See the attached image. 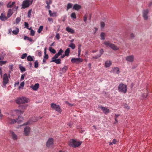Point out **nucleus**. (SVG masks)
Wrapping results in <instances>:
<instances>
[{"instance_id": "obj_1", "label": "nucleus", "mask_w": 152, "mask_h": 152, "mask_svg": "<svg viewBox=\"0 0 152 152\" xmlns=\"http://www.w3.org/2000/svg\"><path fill=\"white\" fill-rule=\"evenodd\" d=\"M13 118L8 117L7 121L10 124H14L16 122H17L19 124L22 122L23 118V117L21 116H18V118L16 119H13Z\"/></svg>"}, {"instance_id": "obj_2", "label": "nucleus", "mask_w": 152, "mask_h": 152, "mask_svg": "<svg viewBox=\"0 0 152 152\" xmlns=\"http://www.w3.org/2000/svg\"><path fill=\"white\" fill-rule=\"evenodd\" d=\"M82 143V142L77 141L74 139H71L69 142L70 146L72 147L76 148L80 146Z\"/></svg>"}, {"instance_id": "obj_3", "label": "nucleus", "mask_w": 152, "mask_h": 152, "mask_svg": "<svg viewBox=\"0 0 152 152\" xmlns=\"http://www.w3.org/2000/svg\"><path fill=\"white\" fill-rule=\"evenodd\" d=\"M118 90L119 92L125 94L127 91V86L121 83L118 86Z\"/></svg>"}, {"instance_id": "obj_4", "label": "nucleus", "mask_w": 152, "mask_h": 152, "mask_svg": "<svg viewBox=\"0 0 152 152\" xmlns=\"http://www.w3.org/2000/svg\"><path fill=\"white\" fill-rule=\"evenodd\" d=\"M28 101V99L23 96L17 98L16 100V103L18 104L27 103Z\"/></svg>"}, {"instance_id": "obj_5", "label": "nucleus", "mask_w": 152, "mask_h": 152, "mask_svg": "<svg viewBox=\"0 0 152 152\" xmlns=\"http://www.w3.org/2000/svg\"><path fill=\"white\" fill-rule=\"evenodd\" d=\"M23 111H21V110H14L12 111V114H11L8 117H10V118H14V116L16 115H21L23 113Z\"/></svg>"}, {"instance_id": "obj_6", "label": "nucleus", "mask_w": 152, "mask_h": 152, "mask_svg": "<svg viewBox=\"0 0 152 152\" xmlns=\"http://www.w3.org/2000/svg\"><path fill=\"white\" fill-rule=\"evenodd\" d=\"M1 77L2 78L3 80V84L4 86H5L7 84L9 81L8 77L7 76V74L6 73H4L3 75H2V76H1Z\"/></svg>"}, {"instance_id": "obj_7", "label": "nucleus", "mask_w": 152, "mask_h": 152, "mask_svg": "<svg viewBox=\"0 0 152 152\" xmlns=\"http://www.w3.org/2000/svg\"><path fill=\"white\" fill-rule=\"evenodd\" d=\"M83 61V59L80 58H72L71 60V62L73 64H78L82 62Z\"/></svg>"}, {"instance_id": "obj_8", "label": "nucleus", "mask_w": 152, "mask_h": 152, "mask_svg": "<svg viewBox=\"0 0 152 152\" xmlns=\"http://www.w3.org/2000/svg\"><path fill=\"white\" fill-rule=\"evenodd\" d=\"M30 1L29 0H25L23 2L22 4V8L25 9L28 7L30 4Z\"/></svg>"}, {"instance_id": "obj_9", "label": "nucleus", "mask_w": 152, "mask_h": 152, "mask_svg": "<svg viewBox=\"0 0 152 152\" xmlns=\"http://www.w3.org/2000/svg\"><path fill=\"white\" fill-rule=\"evenodd\" d=\"M51 107L52 109L55 110L56 111L59 112H61V109L59 105H57L56 104L52 103L51 104Z\"/></svg>"}, {"instance_id": "obj_10", "label": "nucleus", "mask_w": 152, "mask_h": 152, "mask_svg": "<svg viewBox=\"0 0 152 152\" xmlns=\"http://www.w3.org/2000/svg\"><path fill=\"white\" fill-rule=\"evenodd\" d=\"M103 44L106 47H109L110 48H116L114 44L111 43L109 41H105Z\"/></svg>"}, {"instance_id": "obj_11", "label": "nucleus", "mask_w": 152, "mask_h": 152, "mask_svg": "<svg viewBox=\"0 0 152 152\" xmlns=\"http://www.w3.org/2000/svg\"><path fill=\"white\" fill-rule=\"evenodd\" d=\"M30 128L29 127L26 126L25 127L24 130V134L25 136L28 135L30 131Z\"/></svg>"}, {"instance_id": "obj_12", "label": "nucleus", "mask_w": 152, "mask_h": 152, "mask_svg": "<svg viewBox=\"0 0 152 152\" xmlns=\"http://www.w3.org/2000/svg\"><path fill=\"white\" fill-rule=\"evenodd\" d=\"M53 138H50L47 142L46 145L48 147H50L53 145Z\"/></svg>"}, {"instance_id": "obj_13", "label": "nucleus", "mask_w": 152, "mask_h": 152, "mask_svg": "<svg viewBox=\"0 0 152 152\" xmlns=\"http://www.w3.org/2000/svg\"><path fill=\"white\" fill-rule=\"evenodd\" d=\"M39 87V85L38 83L35 84L34 85H31L30 87L32 89L35 91H37L38 90Z\"/></svg>"}, {"instance_id": "obj_14", "label": "nucleus", "mask_w": 152, "mask_h": 152, "mask_svg": "<svg viewBox=\"0 0 152 152\" xmlns=\"http://www.w3.org/2000/svg\"><path fill=\"white\" fill-rule=\"evenodd\" d=\"M8 18V17H6L4 13H2L0 16V19L2 21H5Z\"/></svg>"}, {"instance_id": "obj_15", "label": "nucleus", "mask_w": 152, "mask_h": 152, "mask_svg": "<svg viewBox=\"0 0 152 152\" xmlns=\"http://www.w3.org/2000/svg\"><path fill=\"white\" fill-rule=\"evenodd\" d=\"M148 11L147 10H144L143 12V16L145 20H147L148 18Z\"/></svg>"}, {"instance_id": "obj_16", "label": "nucleus", "mask_w": 152, "mask_h": 152, "mask_svg": "<svg viewBox=\"0 0 152 152\" xmlns=\"http://www.w3.org/2000/svg\"><path fill=\"white\" fill-rule=\"evenodd\" d=\"M7 61H3L2 60L0 61V66H2L3 65L6 64L7 63ZM2 71L1 68L0 67V75L2 77Z\"/></svg>"}, {"instance_id": "obj_17", "label": "nucleus", "mask_w": 152, "mask_h": 152, "mask_svg": "<svg viewBox=\"0 0 152 152\" xmlns=\"http://www.w3.org/2000/svg\"><path fill=\"white\" fill-rule=\"evenodd\" d=\"M126 60L129 62H132L134 60V56L132 55L127 56L126 58Z\"/></svg>"}, {"instance_id": "obj_18", "label": "nucleus", "mask_w": 152, "mask_h": 152, "mask_svg": "<svg viewBox=\"0 0 152 152\" xmlns=\"http://www.w3.org/2000/svg\"><path fill=\"white\" fill-rule=\"evenodd\" d=\"M81 8V6L80 5L78 4H74L73 6V9L78 11Z\"/></svg>"}, {"instance_id": "obj_19", "label": "nucleus", "mask_w": 152, "mask_h": 152, "mask_svg": "<svg viewBox=\"0 0 152 152\" xmlns=\"http://www.w3.org/2000/svg\"><path fill=\"white\" fill-rule=\"evenodd\" d=\"M100 107L101 108L102 110H103V112L105 114H107L109 112V110L107 108L101 107Z\"/></svg>"}, {"instance_id": "obj_20", "label": "nucleus", "mask_w": 152, "mask_h": 152, "mask_svg": "<svg viewBox=\"0 0 152 152\" xmlns=\"http://www.w3.org/2000/svg\"><path fill=\"white\" fill-rule=\"evenodd\" d=\"M100 53L98 55L96 56H95L92 58H95V59H97L98 58L100 57L101 55L104 52L103 50L102 49H101L99 51Z\"/></svg>"}, {"instance_id": "obj_21", "label": "nucleus", "mask_w": 152, "mask_h": 152, "mask_svg": "<svg viewBox=\"0 0 152 152\" xmlns=\"http://www.w3.org/2000/svg\"><path fill=\"white\" fill-rule=\"evenodd\" d=\"M112 64V62L110 60H107L105 61V66L108 67L110 66Z\"/></svg>"}, {"instance_id": "obj_22", "label": "nucleus", "mask_w": 152, "mask_h": 152, "mask_svg": "<svg viewBox=\"0 0 152 152\" xmlns=\"http://www.w3.org/2000/svg\"><path fill=\"white\" fill-rule=\"evenodd\" d=\"M51 62H54L58 64H60L61 63V59L60 58L53 59L51 61Z\"/></svg>"}, {"instance_id": "obj_23", "label": "nucleus", "mask_w": 152, "mask_h": 152, "mask_svg": "<svg viewBox=\"0 0 152 152\" xmlns=\"http://www.w3.org/2000/svg\"><path fill=\"white\" fill-rule=\"evenodd\" d=\"M49 13L50 16L56 17L57 16V13L56 12H54L52 13L51 11L49 10Z\"/></svg>"}, {"instance_id": "obj_24", "label": "nucleus", "mask_w": 152, "mask_h": 152, "mask_svg": "<svg viewBox=\"0 0 152 152\" xmlns=\"http://www.w3.org/2000/svg\"><path fill=\"white\" fill-rule=\"evenodd\" d=\"M66 30L69 33L71 34H73L75 32V31L73 29L69 28V27H67L66 28Z\"/></svg>"}, {"instance_id": "obj_25", "label": "nucleus", "mask_w": 152, "mask_h": 152, "mask_svg": "<svg viewBox=\"0 0 152 152\" xmlns=\"http://www.w3.org/2000/svg\"><path fill=\"white\" fill-rule=\"evenodd\" d=\"M10 133L12 137V138L14 140H16L17 139V136L12 131H10Z\"/></svg>"}, {"instance_id": "obj_26", "label": "nucleus", "mask_w": 152, "mask_h": 152, "mask_svg": "<svg viewBox=\"0 0 152 152\" xmlns=\"http://www.w3.org/2000/svg\"><path fill=\"white\" fill-rule=\"evenodd\" d=\"M13 14L12 10L11 9H9L7 12V17L8 18H9Z\"/></svg>"}, {"instance_id": "obj_27", "label": "nucleus", "mask_w": 152, "mask_h": 152, "mask_svg": "<svg viewBox=\"0 0 152 152\" xmlns=\"http://www.w3.org/2000/svg\"><path fill=\"white\" fill-rule=\"evenodd\" d=\"M113 72H116L117 74H118L120 73L119 68L117 67H114L113 69Z\"/></svg>"}, {"instance_id": "obj_28", "label": "nucleus", "mask_w": 152, "mask_h": 152, "mask_svg": "<svg viewBox=\"0 0 152 152\" xmlns=\"http://www.w3.org/2000/svg\"><path fill=\"white\" fill-rule=\"evenodd\" d=\"M15 2L14 1L12 2V3L10 2H9L7 5V8H11L12 7L13 5L15 4Z\"/></svg>"}, {"instance_id": "obj_29", "label": "nucleus", "mask_w": 152, "mask_h": 152, "mask_svg": "<svg viewBox=\"0 0 152 152\" xmlns=\"http://www.w3.org/2000/svg\"><path fill=\"white\" fill-rule=\"evenodd\" d=\"M105 34L104 32H101L100 34L101 39L104 40L105 39Z\"/></svg>"}, {"instance_id": "obj_30", "label": "nucleus", "mask_w": 152, "mask_h": 152, "mask_svg": "<svg viewBox=\"0 0 152 152\" xmlns=\"http://www.w3.org/2000/svg\"><path fill=\"white\" fill-rule=\"evenodd\" d=\"M19 32V29L18 28H16V29L15 30H14L12 31V33L13 34L15 35L17 34Z\"/></svg>"}, {"instance_id": "obj_31", "label": "nucleus", "mask_w": 152, "mask_h": 152, "mask_svg": "<svg viewBox=\"0 0 152 152\" xmlns=\"http://www.w3.org/2000/svg\"><path fill=\"white\" fill-rule=\"evenodd\" d=\"M47 48H45L44 49V54L45 55L44 56V58L45 59H48V54L46 53V49Z\"/></svg>"}, {"instance_id": "obj_32", "label": "nucleus", "mask_w": 152, "mask_h": 152, "mask_svg": "<svg viewBox=\"0 0 152 152\" xmlns=\"http://www.w3.org/2000/svg\"><path fill=\"white\" fill-rule=\"evenodd\" d=\"M21 18L20 17H17L15 19V23H15L16 24H18L19 23L21 20Z\"/></svg>"}, {"instance_id": "obj_33", "label": "nucleus", "mask_w": 152, "mask_h": 152, "mask_svg": "<svg viewBox=\"0 0 152 152\" xmlns=\"http://www.w3.org/2000/svg\"><path fill=\"white\" fill-rule=\"evenodd\" d=\"M69 48H67V49L65 51V54L66 55V56H69Z\"/></svg>"}, {"instance_id": "obj_34", "label": "nucleus", "mask_w": 152, "mask_h": 152, "mask_svg": "<svg viewBox=\"0 0 152 152\" xmlns=\"http://www.w3.org/2000/svg\"><path fill=\"white\" fill-rule=\"evenodd\" d=\"M71 17L72 18L75 19L76 18V14L75 12H72L71 15Z\"/></svg>"}, {"instance_id": "obj_35", "label": "nucleus", "mask_w": 152, "mask_h": 152, "mask_svg": "<svg viewBox=\"0 0 152 152\" xmlns=\"http://www.w3.org/2000/svg\"><path fill=\"white\" fill-rule=\"evenodd\" d=\"M24 82H22L20 84V86L19 87V89H20V88L22 89L24 86Z\"/></svg>"}, {"instance_id": "obj_36", "label": "nucleus", "mask_w": 152, "mask_h": 152, "mask_svg": "<svg viewBox=\"0 0 152 152\" xmlns=\"http://www.w3.org/2000/svg\"><path fill=\"white\" fill-rule=\"evenodd\" d=\"M43 26H40L37 32L39 33H40L41 31L42 30Z\"/></svg>"}, {"instance_id": "obj_37", "label": "nucleus", "mask_w": 152, "mask_h": 152, "mask_svg": "<svg viewBox=\"0 0 152 152\" xmlns=\"http://www.w3.org/2000/svg\"><path fill=\"white\" fill-rule=\"evenodd\" d=\"M72 4L71 3H68L67 4V7L66 8V10L67 11H68V10L71 8L72 7Z\"/></svg>"}, {"instance_id": "obj_38", "label": "nucleus", "mask_w": 152, "mask_h": 152, "mask_svg": "<svg viewBox=\"0 0 152 152\" xmlns=\"http://www.w3.org/2000/svg\"><path fill=\"white\" fill-rule=\"evenodd\" d=\"M27 60L28 61H33L32 57L31 56H29L27 57Z\"/></svg>"}, {"instance_id": "obj_39", "label": "nucleus", "mask_w": 152, "mask_h": 152, "mask_svg": "<svg viewBox=\"0 0 152 152\" xmlns=\"http://www.w3.org/2000/svg\"><path fill=\"white\" fill-rule=\"evenodd\" d=\"M19 68L22 72H23L26 71L25 68L22 66H20Z\"/></svg>"}, {"instance_id": "obj_40", "label": "nucleus", "mask_w": 152, "mask_h": 152, "mask_svg": "<svg viewBox=\"0 0 152 152\" xmlns=\"http://www.w3.org/2000/svg\"><path fill=\"white\" fill-rule=\"evenodd\" d=\"M68 68V67L67 66H64L62 69V72L63 73L65 72L66 70Z\"/></svg>"}, {"instance_id": "obj_41", "label": "nucleus", "mask_w": 152, "mask_h": 152, "mask_svg": "<svg viewBox=\"0 0 152 152\" xmlns=\"http://www.w3.org/2000/svg\"><path fill=\"white\" fill-rule=\"evenodd\" d=\"M49 51L53 53H55L56 51L53 48H49Z\"/></svg>"}, {"instance_id": "obj_42", "label": "nucleus", "mask_w": 152, "mask_h": 152, "mask_svg": "<svg viewBox=\"0 0 152 152\" xmlns=\"http://www.w3.org/2000/svg\"><path fill=\"white\" fill-rule=\"evenodd\" d=\"M60 55L58 53H56L55 56L52 58V60L56 59Z\"/></svg>"}, {"instance_id": "obj_43", "label": "nucleus", "mask_w": 152, "mask_h": 152, "mask_svg": "<svg viewBox=\"0 0 152 152\" xmlns=\"http://www.w3.org/2000/svg\"><path fill=\"white\" fill-rule=\"evenodd\" d=\"M27 55V54L26 53H25L23 54L21 56V58L23 59L25 58H26V57Z\"/></svg>"}, {"instance_id": "obj_44", "label": "nucleus", "mask_w": 152, "mask_h": 152, "mask_svg": "<svg viewBox=\"0 0 152 152\" xmlns=\"http://www.w3.org/2000/svg\"><path fill=\"white\" fill-rule=\"evenodd\" d=\"M31 11H32V10H31H31H29L28 12V18H30L31 17Z\"/></svg>"}, {"instance_id": "obj_45", "label": "nucleus", "mask_w": 152, "mask_h": 152, "mask_svg": "<svg viewBox=\"0 0 152 152\" xmlns=\"http://www.w3.org/2000/svg\"><path fill=\"white\" fill-rule=\"evenodd\" d=\"M36 54L37 55L40 56H41L42 52L40 51H37L36 52Z\"/></svg>"}, {"instance_id": "obj_46", "label": "nucleus", "mask_w": 152, "mask_h": 152, "mask_svg": "<svg viewBox=\"0 0 152 152\" xmlns=\"http://www.w3.org/2000/svg\"><path fill=\"white\" fill-rule=\"evenodd\" d=\"M105 25V24L104 22H101L100 26L102 28H104Z\"/></svg>"}, {"instance_id": "obj_47", "label": "nucleus", "mask_w": 152, "mask_h": 152, "mask_svg": "<svg viewBox=\"0 0 152 152\" xmlns=\"http://www.w3.org/2000/svg\"><path fill=\"white\" fill-rule=\"evenodd\" d=\"M56 37L57 40H59L60 38V34L59 33H56Z\"/></svg>"}, {"instance_id": "obj_48", "label": "nucleus", "mask_w": 152, "mask_h": 152, "mask_svg": "<svg viewBox=\"0 0 152 152\" xmlns=\"http://www.w3.org/2000/svg\"><path fill=\"white\" fill-rule=\"evenodd\" d=\"M38 66V63L37 61L34 62V67L36 68H37Z\"/></svg>"}, {"instance_id": "obj_49", "label": "nucleus", "mask_w": 152, "mask_h": 152, "mask_svg": "<svg viewBox=\"0 0 152 152\" xmlns=\"http://www.w3.org/2000/svg\"><path fill=\"white\" fill-rule=\"evenodd\" d=\"M35 34V31L33 30H31L30 31V35L31 36H33Z\"/></svg>"}, {"instance_id": "obj_50", "label": "nucleus", "mask_w": 152, "mask_h": 152, "mask_svg": "<svg viewBox=\"0 0 152 152\" xmlns=\"http://www.w3.org/2000/svg\"><path fill=\"white\" fill-rule=\"evenodd\" d=\"M48 21L51 23H52L53 22V20L52 18H48Z\"/></svg>"}, {"instance_id": "obj_51", "label": "nucleus", "mask_w": 152, "mask_h": 152, "mask_svg": "<svg viewBox=\"0 0 152 152\" xmlns=\"http://www.w3.org/2000/svg\"><path fill=\"white\" fill-rule=\"evenodd\" d=\"M25 27H26L27 28L28 27V24L27 22H25L24 23Z\"/></svg>"}, {"instance_id": "obj_52", "label": "nucleus", "mask_w": 152, "mask_h": 152, "mask_svg": "<svg viewBox=\"0 0 152 152\" xmlns=\"http://www.w3.org/2000/svg\"><path fill=\"white\" fill-rule=\"evenodd\" d=\"M46 3L47 4H51L52 3V1L51 0H49V1H48L46 0Z\"/></svg>"}, {"instance_id": "obj_53", "label": "nucleus", "mask_w": 152, "mask_h": 152, "mask_svg": "<svg viewBox=\"0 0 152 152\" xmlns=\"http://www.w3.org/2000/svg\"><path fill=\"white\" fill-rule=\"evenodd\" d=\"M63 52V50H62V49H61L60 50L58 51V53L59 55H61Z\"/></svg>"}, {"instance_id": "obj_54", "label": "nucleus", "mask_w": 152, "mask_h": 152, "mask_svg": "<svg viewBox=\"0 0 152 152\" xmlns=\"http://www.w3.org/2000/svg\"><path fill=\"white\" fill-rule=\"evenodd\" d=\"M69 47L70 48H75V46L74 44L72 43L69 45Z\"/></svg>"}, {"instance_id": "obj_55", "label": "nucleus", "mask_w": 152, "mask_h": 152, "mask_svg": "<svg viewBox=\"0 0 152 152\" xmlns=\"http://www.w3.org/2000/svg\"><path fill=\"white\" fill-rule=\"evenodd\" d=\"M68 125L70 127H71L73 125V123L70 122L68 124Z\"/></svg>"}, {"instance_id": "obj_56", "label": "nucleus", "mask_w": 152, "mask_h": 152, "mask_svg": "<svg viewBox=\"0 0 152 152\" xmlns=\"http://www.w3.org/2000/svg\"><path fill=\"white\" fill-rule=\"evenodd\" d=\"M25 76V75H24V74L22 75L21 77V78H20V80L21 81H22L23 80Z\"/></svg>"}, {"instance_id": "obj_57", "label": "nucleus", "mask_w": 152, "mask_h": 152, "mask_svg": "<svg viewBox=\"0 0 152 152\" xmlns=\"http://www.w3.org/2000/svg\"><path fill=\"white\" fill-rule=\"evenodd\" d=\"M87 20V17L86 15H85L84 17V21L86 22Z\"/></svg>"}, {"instance_id": "obj_58", "label": "nucleus", "mask_w": 152, "mask_h": 152, "mask_svg": "<svg viewBox=\"0 0 152 152\" xmlns=\"http://www.w3.org/2000/svg\"><path fill=\"white\" fill-rule=\"evenodd\" d=\"M27 40H28L30 42H32L33 39L30 37H28V38L27 39Z\"/></svg>"}, {"instance_id": "obj_59", "label": "nucleus", "mask_w": 152, "mask_h": 152, "mask_svg": "<svg viewBox=\"0 0 152 152\" xmlns=\"http://www.w3.org/2000/svg\"><path fill=\"white\" fill-rule=\"evenodd\" d=\"M130 37L131 38H133L134 37V35L132 33L131 34Z\"/></svg>"}, {"instance_id": "obj_60", "label": "nucleus", "mask_w": 152, "mask_h": 152, "mask_svg": "<svg viewBox=\"0 0 152 152\" xmlns=\"http://www.w3.org/2000/svg\"><path fill=\"white\" fill-rule=\"evenodd\" d=\"M28 38V37H27L26 36H25L24 37V39L25 40H27V39Z\"/></svg>"}, {"instance_id": "obj_61", "label": "nucleus", "mask_w": 152, "mask_h": 152, "mask_svg": "<svg viewBox=\"0 0 152 152\" xmlns=\"http://www.w3.org/2000/svg\"><path fill=\"white\" fill-rule=\"evenodd\" d=\"M116 142V140L115 139H114L113 141V144H115Z\"/></svg>"}, {"instance_id": "obj_62", "label": "nucleus", "mask_w": 152, "mask_h": 152, "mask_svg": "<svg viewBox=\"0 0 152 152\" xmlns=\"http://www.w3.org/2000/svg\"><path fill=\"white\" fill-rule=\"evenodd\" d=\"M46 7L48 9H50V4H47V6Z\"/></svg>"}, {"instance_id": "obj_63", "label": "nucleus", "mask_w": 152, "mask_h": 152, "mask_svg": "<svg viewBox=\"0 0 152 152\" xmlns=\"http://www.w3.org/2000/svg\"><path fill=\"white\" fill-rule=\"evenodd\" d=\"M29 124V122H28L26 123H24L22 125H27L28 124Z\"/></svg>"}, {"instance_id": "obj_64", "label": "nucleus", "mask_w": 152, "mask_h": 152, "mask_svg": "<svg viewBox=\"0 0 152 152\" xmlns=\"http://www.w3.org/2000/svg\"><path fill=\"white\" fill-rule=\"evenodd\" d=\"M4 59V57L3 56L0 57V61L3 60Z\"/></svg>"}]
</instances>
